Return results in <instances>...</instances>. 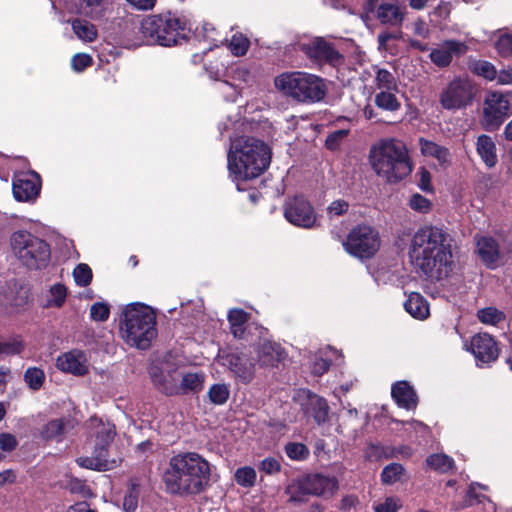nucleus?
Returning a JSON list of instances; mask_svg holds the SVG:
<instances>
[{"instance_id":"f257e3e1","label":"nucleus","mask_w":512,"mask_h":512,"mask_svg":"<svg viewBox=\"0 0 512 512\" xmlns=\"http://www.w3.org/2000/svg\"><path fill=\"white\" fill-rule=\"evenodd\" d=\"M451 236L438 226L425 225L412 236L409 257L414 268L431 279L448 274L452 263Z\"/></svg>"},{"instance_id":"f03ea898","label":"nucleus","mask_w":512,"mask_h":512,"mask_svg":"<svg viewBox=\"0 0 512 512\" xmlns=\"http://www.w3.org/2000/svg\"><path fill=\"white\" fill-rule=\"evenodd\" d=\"M210 463L196 452H181L169 459L162 480L166 491L179 497L202 493L210 482Z\"/></svg>"},{"instance_id":"7ed1b4c3","label":"nucleus","mask_w":512,"mask_h":512,"mask_svg":"<svg viewBox=\"0 0 512 512\" xmlns=\"http://www.w3.org/2000/svg\"><path fill=\"white\" fill-rule=\"evenodd\" d=\"M271 149L262 140L241 136L231 142L227 155V166L234 181L257 178L268 169Z\"/></svg>"},{"instance_id":"20e7f679","label":"nucleus","mask_w":512,"mask_h":512,"mask_svg":"<svg viewBox=\"0 0 512 512\" xmlns=\"http://www.w3.org/2000/svg\"><path fill=\"white\" fill-rule=\"evenodd\" d=\"M374 172L388 183H397L412 171L406 145L397 139L380 140L370 150Z\"/></svg>"},{"instance_id":"39448f33","label":"nucleus","mask_w":512,"mask_h":512,"mask_svg":"<svg viewBox=\"0 0 512 512\" xmlns=\"http://www.w3.org/2000/svg\"><path fill=\"white\" fill-rule=\"evenodd\" d=\"M141 34L147 43L174 46L188 39L191 29L188 22L171 12L145 17L141 22Z\"/></svg>"},{"instance_id":"423d86ee","label":"nucleus","mask_w":512,"mask_h":512,"mask_svg":"<svg viewBox=\"0 0 512 512\" xmlns=\"http://www.w3.org/2000/svg\"><path fill=\"white\" fill-rule=\"evenodd\" d=\"M121 333L129 345L139 349L149 348L157 335L154 311L141 304L127 306L121 320Z\"/></svg>"},{"instance_id":"0eeeda50","label":"nucleus","mask_w":512,"mask_h":512,"mask_svg":"<svg viewBox=\"0 0 512 512\" xmlns=\"http://www.w3.org/2000/svg\"><path fill=\"white\" fill-rule=\"evenodd\" d=\"M278 91L299 103H316L324 99L326 85L324 80L306 72H284L274 79Z\"/></svg>"},{"instance_id":"6e6552de","label":"nucleus","mask_w":512,"mask_h":512,"mask_svg":"<svg viewBox=\"0 0 512 512\" xmlns=\"http://www.w3.org/2000/svg\"><path fill=\"white\" fill-rule=\"evenodd\" d=\"M11 247L17 258L29 269L44 268L50 260L49 245L29 232L13 233Z\"/></svg>"},{"instance_id":"1a4fd4ad","label":"nucleus","mask_w":512,"mask_h":512,"mask_svg":"<svg viewBox=\"0 0 512 512\" xmlns=\"http://www.w3.org/2000/svg\"><path fill=\"white\" fill-rule=\"evenodd\" d=\"M476 94L475 84L468 77L458 76L443 88L439 102L446 110H461L473 103Z\"/></svg>"},{"instance_id":"9d476101","label":"nucleus","mask_w":512,"mask_h":512,"mask_svg":"<svg viewBox=\"0 0 512 512\" xmlns=\"http://www.w3.org/2000/svg\"><path fill=\"white\" fill-rule=\"evenodd\" d=\"M343 246L355 257L370 258L379 250V233L371 226L358 225L350 230Z\"/></svg>"},{"instance_id":"9b49d317","label":"nucleus","mask_w":512,"mask_h":512,"mask_svg":"<svg viewBox=\"0 0 512 512\" xmlns=\"http://www.w3.org/2000/svg\"><path fill=\"white\" fill-rule=\"evenodd\" d=\"M284 217L291 224L306 229L314 227L317 221L313 206L303 196H296L285 202Z\"/></svg>"},{"instance_id":"f8f14e48","label":"nucleus","mask_w":512,"mask_h":512,"mask_svg":"<svg viewBox=\"0 0 512 512\" xmlns=\"http://www.w3.org/2000/svg\"><path fill=\"white\" fill-rule=\"evenodd\" d=\"M301 50L308 58L318 63H328L334 67L340 66L344 62L343 56L334 48V46L324 38L317 37L308 43L301 44Z\"/></svg>"},{"instance_id":"ddd939ff","label":"nucleus","mask_w":512,"mask_h":512,"mask_svg":"<svg viewBox=\"0 0 512 512\" xmlns=\"http://www.w3.org/2000/svg\"><path fill=\"white\" fill-rule=\"evenodd\" d=\"M510 110L509 100L502 93H490L484 102L483 118L485 127L489 130L497 129Z\"/></svg>"},{"instance_id":"4468645a","label":"nucleus","mask_w":512,"mask_h":512,"mask_svg":"<svg viewBox=\"0 0 512 512\" xmlns=\"http://www.w3.org/2000/svg\"><path fill=\"white\" fill-rule=\"evenodd\" d=\"M222 363L242 383H249L254 378L255 364L244 352H231L222 356Z\"/></svg>"},{"instance_id":"2eb2a0df","label":"nucleus","mask_w":512,"mask_h":512,"mask_svg":"<svg viewBox=\"0 0 512 512\" xmlns=\"http://www.w3.org/2000/svg\"><path fill=\"white\" fill-rule=\"evenodd\" d=\"M56 366L59 370L74 376H84L89 372V363L86 354L73 349L58 356Z\"/></svg>"},{"instance_id":"dca6fc26","label":"nucleus","mask_w":512,"mask_h":512,"mask_svg":"<svg viewBox=\"0 0 512 512\" xmlns=\"http://www.w3.org/2000/svg\"><path fill=\"white\" fill-rule=\"evenodd\" d=\"M470 350L481 363L495 361L499 355V349L495 340L487 333L474 335L470 342Z\"/></svg>"},{"instance_id":"f3484780","label":"nucleus","mask_w":512,"mask_h":512,"mask_svg":"<svg viewBox=\"0 0 512 512\" xmlns=\"http://www.w3.org/2000/svg\"><path fill=\"white\" fill-rule=\"evenodd\" d=\"M107 454L106 445L95 444V449L91 456L79 457L76 461L79 466L87 469L107 471L114 469L121 462V458L109 459Z\"/></svg>"},{"instance_id":"a211bd4d","label":"nucleus","mask_w":512,"mask_h":512,"mask_svg":"<svg viewBox=\"0 0 512 512\" xmlns=\"http://www.w3.org/2000/svg\"><path fill=\"white\" fill-rule=\"evenodd\" d=\"M40 188L41 181L36 173L23 174L13 181V195L18 201L34 200Z\"/></svg>"},{"instance_id":"6ab92c4d","label":"nucleus","mask_w":512,"mask_h":512,"mask_svg":"<svg viewBox=\"0 0 512 512\" xmlns=\"http://www.w3.org/2000/svg\"><path fill=\"white\" fill-rule=\"evenodd\" d=\"M467 46L464 42L448 40L430 53L431 61L438 67H447L454 56L465 54Z\"/></svg>"},{"instance_id":"aec40b11","label":"nucleus","mask_w":512,"mask_h":512,"mask_svg":"<svg viewBox=\"0 0 512 512\" xmlns=\"http://www.w3.org/2000/svg\"><path fill=\"white\" fill-rule=\"evenodd\" d=\"M407 14L406 7L394 2H382L379 4L374 17L383 25L392 27L401 26Z\"/></svg>"},{"instance_id":"412c9836","label":"nucleus","mask_w":512,"mask_h":512,"mask_svg":"<svg viewBox=\"0 0 512 512\" xmlns=\"http://www.w3.org/2000/svg\"><path fill=\"white\" fill-rule=\"evenodd\" d=\"M310 495L314 496H333L339 489V483L336 477L323 474H312L305 476Z\"/></svg>"},{"instance_id":"4be33fe9","label":"nucleus","mask_w":512,"mask_h":512,"mask_svg":"<svg viewBox=\"0 0 512 512\" xmlns=\"http://www.w3.org/2000/svg\"><path fill=\"white\" fill-rule=\"evenodd\" d=\"M301 408L306 416L313 418L318 424L324 423L328 419L327 401L316 394L308 392L301 402Z\"/></svg>"},{"instance_id":"5701e85b","label":"nucleus","mask_w":512,"mask_h":512,"mask_svg":"<svg viewBox=\"0 0 512 512\" xmlns=\"http://www.w3.org/2000/svg\"><path fill=\"white\" fill-rule=\"evenodd\" d=\"M257 357L261 367H276L286 358V352L280 344L264 341L257 348Z\"/></svg>"},{"instance_id":"b1692460","label":"nucleus","mask_w":512,"mask_h":512,"mask_svg":"<svg viewBox=\"0 0 512 512\" xmlns=\"http://www.w3.org/2000/svg\"><path fill=\"white\" fill-rule=\"evenodd\" d=\"M392 397L396 403L407 410L417 406V395L412 386L406 381L397 382L392 386Z\"/></svg>"},{"instance_id":"393cba45","label":"nucleus","mask_w":512,"mask_h":512,"mask_svg":"<svg viewBox=\"0 0 512 512\" xmlns=\"http://www.w3.org/2000/svg\"><path fill=\"white\" fill-rule=\"evenodd\" d=\"M477 251L482 261L488 268L494 269L500 258L497 242L491 237H481L477 241Z\"/></svg>"},{"instance_id":"a878e982","label":"nucleus","mask_w":512,"mask_h":512,"mask_svg":"<svg viewBox=\"0 0 512 512\" xmlns=\"http://www.w3.org/2000/svg\"><path fill=\"white\" fill-rule=\"evenodd\" d=\"M476 150L487 167L492 168L496 165L498 161L497 149L495 142L490 136L480 135L476 141Z\"/></svg>"},{"instance_id":"bb28decb","label":"nucleus","mask_w":512,"mask_h":512,"mask_svg":"<svg viewBox=\"0 0 512 512\" xmlns=\"http://www.w3.org/2000/svg\"><path fill=\"white\" fill-rule=\"evenodd\" d=\"M405 310L416 319H426L429 316V305L426 299L417 292L409 294L404 303Z\"/></svg>"},{"instance_id":"cd10ccee","label":"nucleus","mask_w":512,"mask_h":512,"mask_svg":"<svg viewBox=\"0 0 512 512\" xmlns=\"http://www.w3.org/2000/svg\"><path fill=\"white\" fill-rule=\"evenodd\" d=\"M179 394H187L189 392H198L202 390L205 381V375L201 372H183L178 374Z\"/></svg>"},{"instance_id":"c85d7f7f","label":"nucleus","mask_w":512,"mask_h":512,"mask_svg":"<svg viewBox=\"0 0 512 512\" xmlns=\"http://www.w3.org/2000/svg\"><path fill=\"white\" fill-rule=\"evenodd\" d=\"M178 374L179 373H170L167 374H152L153 383L165 394L167 395H175L179 394L178 387Z\"/></svg>"},{"instance_id":"c756f323","label":"nucleus","mask_w":512,"mask_h":512,"mask_svg":"<svg viewBox=\"0 0 512 512\" xmlns=\"http://www.w3.org/2000/svg\"><path fill=\"white\" fill-rule=\"evenodd\" d=\"M229 55L227 53L218 55L214 59L207 58L204 62V68L209 76L214 80H221L226 74Z\"/></svg>"},{"instance_id":"7c9ffc66","label":"nucleus","mask_w":512,"mask_h":512,"mask_svg":"<svg viewBox=\"0 0 512 512\" xmlns=\"http://www.w3.org/2000/svg\"><path fill=\"white\" fill-rule=\"evenodd\" d=\"M420 150L424 156L436 158L440 163L444 164L450 160L449 150L432 141L421 138L419 140Z\"/></svg>"},{"instance_id":"2f4dec72","label":"nucleus","mask_w":512,"mask_h":512,"mask_svg":"<svg viewBox=\"0 0 512 512\" xmlns=\"http://www.w3.org/2000/svg\"><path fill=\"white\" fill-rule=\"evenodd\" d=\"M285 493L288 495V501L299 503L303 502L305 496L310 495L308 484L306 483V478L301 477L297 479H293L286 487Z\"/></svg>"},{"instance_id":"473e14b6","label":"nucleus","mask_w":512,"mask_h":512,"mask_svg":"<svg viewBox=\"0 0 512 512\" xmlns=\"http://www.w3.org/2000/svg\"><path fill=\"white\" fill-rule=\"evenodd\" d=\"M72 29L77 37L85 42H92L97 37L96 27L83 19L73 20Z\"/></svg>"},{"instance_id":"72a5a7b5","label":"nucleus","mask_w":512,"mask_h":512,"mask_svg":"<svg viewBox=\"0 0 512 512\" xmlns=\"http://www.w3.org/2000/svg\"><path fill=\"white\" fill-rule=\"evenodd\" d=\"M196 34L203 41L208 42L213 46H218L223 42V37L220 32L211 23L205 22L201 27L196 28Z\"/></svg>"},{"instance_id":"f704fd0d","label":"nucleus","mask_w":512,"mask_h":512,"mask_svg":"<svg viewBox=\"0 0 512 512\" xmlns=\"http://www.w3.org/2000/svg\"><path fill=\"white\" fill-rule=\"evenodd\" d=\"M375 104L377 107L387 111H396L400 108V102L396 96L388 90L381 91L375 95Z\"/></svg>"},{"instance_id":"c9c22d12","label":"nucleus","mask_w":512,"mask_h":512,"mask_svg":"<svg viewBox=\"0 0 512 512\" xmlns=\"http://www.w3.org/2000/svg\"><path fill=\"white\" fill-rule=\"evenodd\" d=\"M477 318L483 324L497 325L505 319V315L495 307H486L478 310Z\"/></svg>"},{"instance_id":"e433bc0d","label":"nucleus","mask_w":512,"mask_h":512,"mask_svg":"<svg viewBox=\"0 0 512 512\" xmlns=\"http://www.w3.org/2000/svg\"><path fill=\"white\" fill-rule=\"evenodd\" d=\"M426 463L430 468L442 473L452 469L454 465L453 459L445 454H432L426 459Z\"/></svg>"},{"instance_id":"4c0bfd02","label":"nucleus","mask_w":512,"mask_h":512,"mask_svg":"<svg viewBox=\"0 0 512 512\" xmlns=\"http://www.w3.org/2000/svg\"><path fill=\"white\" fill-rule=\"evenodd\" d=\"M24 381L30 389L39 390L45 381V373L40 368L30 367L24 373Z\"/></svg>"},{"instance_id":"58836bf2","label":"nucleus","mask_w":512,"mask_h":512,"mask_svg":"<svg viewBox=\"0 0 512 512\" xmlns=\"http://www.w3.org/2000/svg\"><path fill=\"white\" fill-rule=\"evenodd\" d=\"M67 297V289L63 284H54L49 290V298L47 300V307L60 308Z\"/></svg>"},{"instance_id":"ea45409f","label":"nucleus","mask_w":512,"mask_h":512,"mask_svg":"<svg viewBox=\"0 0 512 512\" xmlns=\"http://www.w3.org/2000/svg\"><path fill=\"white\" fill-rule=\"evenodd\" d=\"M65 431V423L61 419H54L45 424L41 429V436L50 440L63 435Z\"/></svg>"},{"instance_id":"a19ab883","label":"nucleus","mask_w":512,"mask_h":512,"mask_svg":"<svg viewBox=\"0 0 512 512\" xmlns=\"http://www.w3.org/2000/svg\"><path fill=\"white\" fill-rule=\"evenodd\" d=\"M250 46L249 39L242 33H236L229 42V49L235 56H243Z\"/></svg>"},{"instance_id":"79ce46f5","label":"nucleus","mask_w":512,"mask_h":512,"mask_svg":"<svg viewBox=\"0 0 512 512\" xmlns=\"http://www.w3.org/2000/svg\"><path fill=\"white\" fill-rule=\"evenodd\" d=\"M230 395V391L225 384H214L208 391L210 401L216 405H223L226 403Z\"/></svg>"},{"instance_id":"37998d69","label":"nucleus","mask_w":512,"mask_h":512,"mask_svg":"<svg viewBox=\"0 0 512 512\" xmlns=\"http://www.w3.org/2000/svg\"><path fill=\"white\" fill-rule=\"evenodd\" d=\"M375 81L378 89L391 91L397 88L395 77L390 71L386 69L377 70Z\"/></svg>"},{"instance_id":"c03bdc74","label":"nucleus","mask_w":512,"mask_h":512,"mask_svg":"<svg viewBox=\"0 0 512 512\" xmlns=\"http://www.w3.org/2000/svg\"><path fill=\"white\" fill-rule=\"evenodd\" d=\"M404 468L401 464L392 463L387 465L382 473L381 480L385 484H393L397 482L403 474Z\"/></svg>"},{"instance_id":"a18cd8bd","label":"nucleus","mask_w":512,"mask_h":512,"mask_svg":"<svg viewBox=\"0 0 512 512\" xmlns=\"http://www.w3.org/2000/svg\"><path fill=\"white\" fill-rule=\"evenodd\" d=\"M248 320V314L242 309H232L228 313V321L232 326V332L237 336L242 332L241 326Z\"/></svg>"},{"instance_id":"49530a36","label":"nucleus","mask_w":512,"mask_h":512,"mask_svg":"<svg viewBox=\"0 0 512 512\" xmlns=\"http://www.w3.org/2000/svg\"><path fill=\"white\" fill-rule=\"evenodd\" d=\"M115 427L113 424L101 423L96 432V444L108 446L114 439Z\"/></svg>"},{"instance_id":"de8ad7c7","label":"nucleus","mask_w":512,"mask_h":512,"mask_svg":"<svg viewBox=\"0 0 512 512\" xmlns=\"http://www.w3.org/2000/svg\"><path fill=\"white\" fill-rule=\"evenodd\" d=\"M236 482L243 487H251L256 480V471L251 467H242L235 473Z\"/></svg>"},{"instance_id":"09e8293b","label":"nucleus","mask_w":512,"mask_h":512,"mask_svg":"<svg viewBox=\"0 0 512 512\" xmlns=\"http://www.w3.org/2000/svg\"><path fill=\"white\" fill-rule=\"evenodd\" d=\"M73 276L77 285L85 287L92 280V270L87 264H78L73 271Z\"/></svg>"},{"instance_id":"8fccbe9b","label":"nucleus","mask_w":512,"mask_h":512,"mask_svg":"<svg viewBox=\"0 0 512 512\" xmlns=\"http://www.w3.org/2000/svg\"><path fill=\"white\" fill-rule=\"evenodd\" d=\"M365 456L368 460L378 461L391 457V451L380 444H370L365 451Z\"/></svg>"},{"instance_id":"3c124183","label":"nucleus","mask_w":512,"mask_h":512,"mask_svg":"<svg viewBox=\"0 0 512 512\" xmlns=\"http://www.w3.org/2000/svg\"><path fill=\"white\" fill-rule=\"evenodd\" d=\"M409 206L419 213H428L432 209L431 201L418 193L410 197Z\"/></svg>"},{"instance_id":"603ef678","label":"nucleus","mask_w":512,"mask_h":512,"mask_svg":"<svg viewBox=\"0 0 512 512\" xmlns=\"http://www.w3.org/2000/svg\"><path fill=\"white\" fill-rule=\"evenodd\" d=\"M87 8L90 9L89 16L92 19H98L103 16L107 9L109 0H81Z\"/></svg>"},{"instance_id":"864d4df0","label":"nucleus","mask_w":512,"mask_h":512,"mask_svg":"<svg viewBox=\"0 0 512 512\" xmlns=\"http://www.w3.org/2000/svg\"><path fill=\"white\" fill-rule=\"evenodd\" d=\"M138 497H139V490L138 486L135 484H132L131 487L128 489L124 500H123V508L126 512H134L138 507Z\"/></svg>"},{"instance_id":"5fc2aeb1","label":"nucleus","mask_w":512,"mask_h":512,"mask_svg":"<svg viewBox=\"0 0 512 512\" xmlns=\"http://www.w3.org/2000/svg\"><path fill=\"white\" fill-rule=\"evenodd\" d=\"M23 350V344L18 339L0 341V357L19 354Z\"/></svg>"},{"instance_id":"6e6d98bb","label":"nucleus","mask_w":512,"mask_h":512,"mask_svg":"<svg viewBox=\"0 0 512 512\" xmlns=\"http://www.w3.org/2000/svg\"><path fill=\"white\" fill-rule=\"evenodd\" d=\"M474 72L488 80H494L497 76L495 67L487 61H478L474 64Z\"/></svg>"},{"instance_id":"4d7b16f0","label":"nucleus","mask_w":512,"mask_h":512,"mask_svg":"<svg viewBox=\"0 0 512 512\" xmlns=\"http://www.w3.org/2000/svg\"><path fill=\"white\" fill-rule=\"evenodd\" d=\"M285 451L288 457L294 460H303L309 454L307 447L301 443H289L286 445Z\"/></svg>"},{"instance_id":"13d9d810","label":"nucleus","mask_w":512,"mask_h":512,"mask_svg":"<svg viewBox=\"0 0 512 512\" xmlns=\"http://www.w3.org/2000/svg\"><path fill=\"white\" fill-rule=\"evenodd\" d=\"M109 314V307L104 303H94L90 308L91 318L95 321H106L109 318Z\"/></svg>"},{"instance_id":"bf43d9fd","label":"nucleus","mask_w":512,"mask_h":512,"mask_svg":"<svg viewBox=\"0 0 512 512\" xmlns=\"http://www.w3.org/2000/svg\"><path fill=\"white\" fill-rule=\"evenodd\" d=\"M496 49L501 56L507 57L512 54V36L503 35L497 40Z\"/></svg>"},{"instance_id":"052dcab7","label":"nucleus","mask_w":512,"mask_h":512,"mask_svg":"<svg viewBox=\"0 0 512 512\" xmlns=\"http://www.w3.org/2000/svg\"><path fill=\"white\" fill-rule=\"evenodd\" d=\"M92 63V58L88 54L79 53L73 56L71 65L75 71H83Z\"/></svg>"},{"instance_id":"680f3d73","label":"nucleus","mask_w":512,"mask_h":512,"mask_svg":"<svg viewBox=\"0 0 512 512\" xmlns=\"http://www.w3.org/2000/svg\"><path fill=\"white\" fill-rule=\"evenodd\" d=\"M401 507L399 500L393 497H388L383 503H379L374 507L375 512H397Z\"/></svg>"},{"instance_id":"e2e57ef3","label":"nucleus","mask_w":512,"mask_h":512,"mask_svg":"<svg viewBox=\"0 0 512 512\" xmlns=\"http://www.w3.org/2000/svg\"><path fill=\"white\" fill-rule=\"evenodd\" d=\"M281 465L275 458H265L260 464V470L267 474H274L280 471Z\"/></svg>"},{"instance_id":"0e129e2a","label":"nucleus","mask_w":512,"mask_h":512,"mask_svg":"<svg viewBox=\"0 0 512 512\" xmlns=\"http://www.w3.org/2000/svg\"><path fill=\"white\" fill-rule=\"evenodd\" d=\"M348 203L344 200L333 201L328 207V213L331 217L340 216L348 210Z\"/></svg>"},{"instance_id":"69168bd1","label":"nucleus","mask_w":512,"mask_h":512,"mask_svg":"<svg viewBox=\"0 0 512 512\" xmlns=\"http://www.w3.org/2000/svg\"><path fill=\"white\" fill-rule=\"evenodd\" d=\"M17 446L16 438L10 433H2L0 434V448L3 451H12Z\"/></svg>"},{"instance_id":"338daca9","label":"nucleus","mask_w":512,"mask_h":512,"mask_svg":"<svg viewBox=\"0 0 512 512\" xmlns=\"http://www.w3.org/2000/svg\"><path fill=\"white\" fill-rule=\"evenodd\" d=\"M419 176H420V180H419L420 189L425 192L432 191L431 175H430L429 171L422 167L419 170Z\"/></svg>"},{"instance_id":"774afa93","label":"nucleus","mask_w":512,"mask_h":512,"mask_svg":"<svg viewBox=\"0 0 512 512\" xmlns=\"http://www.w3.org/2000/svg\"><path fill=\"white\" fill-rule=\"evenodd\" d=\"M347 135L346 130H338L330 134L326 139L327 148L334 150L337 148L339 141Z\"/></svg>"}]
</instances>
